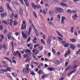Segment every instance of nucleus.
<instances>
[{"mask_svg": "<svg viewBox=\"0 0 80 80\" xmlns=\"http://www.w3.org/2000/svg\"><path fill=\"white\" fill-rule=\"evenodd\" d=\"M12 62H13L14 63H17V62H16V61L13 58L12 59Z\"/></svg>", "mask_w": 80, "mask_h": 80, "instance_id": "obj_48", "label": "nucleus"}, {"mask_svg": "<svg viewBox=\"0 0 80 80\" xmlns=\"http://www.w3.org/2000/svg\"><path fill=\"white\" fill-rule=\"evenodd\" d=\"M19 34H20V33H19L18 32H16L15 33V35L16 36H18Z\"/></svg>", "mask_w": 80, "mask_h": 80, "instance_id": "obj_60", "label": "nucleus"}, {"mask_svg": "<svg viewBox=\"0 0 80 80\" xmlns=\"http://www.w3.org/2000/svg\"><path fill=\"white\" fill-rule=\"evenodd\" d=\"M45 7H48L49 6V5L47 2L45 3Z\"/></svg>", "mask_w": 80, "mask_h": 80, "instance_id": "obj_59", "label": "nucleus"}, {"mask_svg": "<svg viewBox=\"0 0 80 80\" xmlns=\"http://www.w3.org/2000/svg\"><path fill=\"white\" fill-rule=\"evenodd\" d=\"M8 38V39H10L11 37V32H9L7 35Z\"/></svg>", "mask_w": 80, "mask_h": 80, "instance_id": "obj_21", "label": "nucleus"}, {"mask_svg": "<svg viewBox=\"0 0 80 80\" xmlns=\"http://www.w3.org/2000/svg\"><path fill=\"white\" fill-rule=\"evenodd\" d=\"M62 43L64 45L67 43V42L66 41H62Z\"/></svg>", "mask_w": 80, "mask_h": 80, "instance_id": "obj_55", "label": "nucleus"}, {"mask_svg": "<svg viewBox=\"0 0 80 80\" xmlns=\"http://www.w3.org/2000/svg\"><path fill=\"white\" fill-rule=\"evenodd\" d=\"M77 69H75L70 73V74L71 75H72V73H73L74 72H75V71H77Z\"/></svg>", "mask_w": 80, "mask_h": 80, "instance_id": "obj_30", "label": "nucleus"}, {"mask_svg": "<svg viewBox=\"0 0 80 80\" xmlns=\"http://www.w3.org/2000/svg\"><path fill=\"white\" fill-rule=\"evenodd\" d=\"M64 23H65V21L61 20V23H62V24H64Z\"/></svg>", "mask_w": 80, "mask_h": 80, "instance_id": "obj_61", "label": "nucleus"}, {"mask_svg": "<svg viewBox=\"0 0 80 80\" xmlns=\"http://www.w3.org/2000/svg\"><path fill=\"white\" fill-rule=\"evenodd\" d=\"M51 38H52V35H50L47 40V44L48 45H49L51 43Z\"/></svg>", "mask_w": 80, "mask_h": 80, "instance_id": "obj_3", "label": "nucleus"}, {"mask_svg": "<svg viewBox=\"0 0 80 80\" xmlns=\"http://www.w3.org/2000/svg\"><path fill=\"white\" fill-rule=\"evenodd\" d=\"M25 3L26 6H27V7H28V6H29V4L28 3V2H26Z\"/></svg>", "mask_w": 80, "mask_h": 80, "instance_id": "obj_53", "label": "nucleus"}, {"mask_svg": "<svg viewBox=\"0 0 80 80\" xmlns=\"http://www.w3.org/2000/svg\"><path fill=\"white\" fill-rule=\"evenodd\" d=\"M6 70H7L8 71H10V68L9 67H8L6 69Z\"/></svg>", "mask_w": 80, "mask_h": 80, "instance_id": "obj_40", "label": "nucleus"}, {"mask_svg": "<svg viewBox=\"0 0 80 80\" xmlns=\"http://www.w3.org/2000/svg\"><path fill=\"white\" fill-rule=\"evenodd\" d=\"M52 52L53 53H56V52H55V50L53 49V48H52Z\"/></svg>", "mask_w": 80, "mask_h": 80, "instance_id": "obj_39", "label": "nucleus"}, {"mask_svg": "<svg viewBox=\"0 0 80 80\" xmlns=\"http://www.w3.org/2000/svg\"><path fill=\"white\" fill-rule=\"evenodd\" d=\"M70 50H68V51H66V53L65 54H64V57L66 58L68 55V54H70Z\"/></svg>", "mask_w": 80, "mask_h": 80, "instance_id": "obj_8", "label": "nucleus"}, {"mask_svg": "<svg viewBox=\"0 0 80 80\" xmlns=\"http://www.w3.org/2000/svg\"><path fill=\"white\" fill-rule=\"evenodd\" d=\"M60 4L62 7H68V5L65 3L61 2Z\"/></svg>", "mask_w": 80, "mask_h": 80, "instance_id": "obj_10", "label": "nucleus"}, {"mask_svg": "<svg viewBox=\"0 0 80 80\" xmlns=\"http://www.w3.org/2000/svg\"><path fill=\"white\" fill-rule=\"evenodd\" d=\"M13 23H14L13 24L14 25H16L17 24L18 22L16 21H14Z\"/></svg>", "mask_w": 80, "mask_h": 80, "instance_id": "obj_50", "label": "nucleus"}, {"mask_svg": "<svg viewBox=\"0 0 80 80\" xmlns=\"http://www.w3.org/2000/svg\"><path fill=\"white\" fill-rule=\"evenodd\" d=\"M27 56H28V54H26L25 55H24L23 57L24 58H26L27 57Z\"/></svg>", "mask_w": 80, "mask_h": 80, "instance_id": "obj_52", "label": "nucleus"}, {"mask_svg": "<svg viewBox=\"0 0 80 80\" xmlns=\"http://www.w3.org/2000/svg\"><path fill=\"white\" fill-rule=\"evenodd\" d=\"M70 40L72 42H76V40L75 39H70Z\"/></svg>", "mask_w": 80, "mask_h": 80, "instance_id": "obj_38", "label": "nucleus"}, {"mask_svg": "<svg viewBox=\"0 0 80 80\" xmlns=\"http://www.w3.org/2000/svg\"><path fill=\"white\" fill-rule=\"evenodd\" d=\"M32 7L33 9H36V5L35 4V3H33L32 4Z\"/></svg>", "mask_w": 80, "mask_h": 80, "instance_id": "obj_15", "label": "nucleus"}, {"mask_svg": "<svg viewBox=\"0 0 80 80\" xmlns=\"http://www.w3.org/2000/svg\"><path fill=\"white\" fill-rule=\"evenodd\" d=\"M42 66H43V63H39L38 66V68H40V67H42Z\"/></svg>", "mask_w": 80, "mask_h": 80, "instance_id": "obj_25", "label": "nucleus"}, {"mask_svg": "<svg viewBox=\"0 0 80 80\" xmlns=\"http://www.w3.org/2000/svg\"><path fill=\"white\" fill-rule=\"evenodd\" d=\"M3 28V26L2 25H0V30H2V29Z\"/></svg>", "mask_w": 80, "mask_h": 80, "instance_id": "obj_58", "label": "nucleus"}, {"mask_svg": "<svg viewBox=\"0 0 80 80\" xmlns=\"http://www.w3.org/2000/svg\"><path fill=\"white\" fill-rule=\"evenodd\" d=\"M71 68V65H69L67 68H66V70L67 71V70H68L69 69H70Z\"/></svg>", "mask_w": 80, "mask_h": 80, "instance_id": "obj_35", "label": "nucleus"}, {"mask_svg": "<svg viewBox=\"0 0 80 80\" xmlns=\"http://www.w3.org/2000/svg\"><path fill=\"white\" fill-rule=\"evenodd\" d=\"M0 36L2 39H4V36L2 34H0Z\"/></svg>", "mask_w": 80, "mask_h": 80, "instance_id": "obj_56", "label": "nucleus"}, {"mask_svg": "<svg viewBox=\"0 0 80 80\" xmlns=\"http://www.w3.org/2000/svg\"><path fill=\"white\" fill-rule=\"evenodd\" d=\"M32 57H33V58H34V59H35V60H37V58H36V57H35V55H32Z\"/></svg>", "mask_w": 80, "mask_h": 80, "instance_id": "obj_57", "label": "nucleus"}, {"mask_svg": "<svg viewBox=\"0 0 80 80\" xmlns=\"http://www.w3.org/2000/svg\"><path fill=\"white\" fill-rule=\"evenodd\" d=\"M54 11L56 13H58V12H62L63 9L62 8H60L58 7H56L54 9Z\"/></svg>", "mask_w": 80, "mask_h": 80, "instance_id": "obj_2", "label": "nucleus"}, {"mask_svg": "<svg viewBox=\"0 0 80 80\" xmlns=\"http://www.w3.org/2000/svg\"><path fill=\"white\" fill-rule=\"evenodd\" d=\"M30 73H31V75H35V72H33V71H31V70H30Z\"/></svg>", "mask_w": 80, "mask_h": 80, "instance_id": "obj_31", "label": "nucleus"}, {"mask_svg": "<svg viewBox=\"0 0 80 80\" xmlns=\"http://www.w3.org/2000/svg\"><path fill=\"white\" fill-rule=\"evenodd\" d=\"M32 25L33 28H34V31L37 36H38V35H39L38 34V31H37V29H36V28H35V27L34 26V25H33V24L32 23Z\"/></svg>", "mask_w": 80, "mask_h": 80, "instance_id": "obj_5", "label": "nucleus"}, {"mask_svg": "<svg viewBox=\"0 0 80 80\" xmlns=\"http://www.w3.org/2000/svg\"><path fill=\"white\" fill-rule=\"evenodd\" d=\"M69 46V43H66L64 45V46L65 47H67Z\"/></svg>", "mask_w": 80, "mask_h": 80, "instance_id": "obj_29", "label": "nucleus"}, {"mask_svg": "<svg viewBox=\"0 0 80 80\" xmlns=\"http://www.w3.org/2000/svg\"><path fill=\"white\" fill-rule=\"evenodd\" d=\"M23 51H21V52H22V53H24V52H25V53H26L29 54L31 53V51L28 50V49H27L26 50H23Z\"/></svg>", "mask_w": 80, "mask_h": 80, "instance_id": "obj_4", "label": "nucleus"}, {"mask_svg": "<svg viewBox=\"0 0 80 80\" xmlns=\"http://www.w3.org/2000/svg\"><path fill=\"white\" fill-rule=\"evenodd\" d=\"M19 13L20 15H23V10L22 9H19Z\"/></svg>", "mask_w": 80, "mask_h": 80, "instance_id": "obj_16", "label": "nucleus"}, {"mask_svg": "<svg viewBox=\"0 0 80 80\" xmlns=\"http://www.w3.org/2000/svg\"><path fill=\"white\" fill-rule=\"evenodd\" d=\"M48 69L49 70V71H53V70H54V68H52V67H49L48 68Z\"/></svg>", "mask_w": 80, "mask_h": 80, "instance_id": "obj_24", "label": "nucleus"}, {"mask_svg": "<svg viewBox=\"0 0 80 80\" xmlns=\"http://www.w3.org/2000/svg\"><path fill=\"white\" fill-rule=\"evenodd\" d=\"M73 29H74V27H72L71 29V32L72 33H73Z\"/></svg>", "mask_w": 80, "mask_h": 80, "instance_id": "obj_37", "label": "nucleus"}, {"mask_svg": "<svg viewBox=\"0 0 80 80\" xmlns=\"http://www.w3.org/2000/svg\"><path fill=\"white\" fill-rule=\"evenodd\" d=\"M37 38L36 37H34V38L32 39V42H33V43L35 44L37 43Z\"/></svg>", "mask_w": 80, "mask_h": 80, "instance_id": "obj_18", "label": "nucleus"}, {"mask_svg": "<svg viewBox=\"0 0 80 80\" xmlns=\"http://www.w3.org/2000/svg\"><path fill=\"white\" fill-rule=\"evenodd\" d=\"M57 38H58V39H59V40L60 41H62L63 40V39L58 37H57Z\"/></svg>", "mask_w": 80, "mask_h": 80, "instance_id": "obj_47", "label": "nucleus"}, {"mask_svg": "<svg viewBox=\"0 0 80 80\" xmlns=\"http://www.w3.org/2000/svg\"><path fill=\"white\" fill-rule=\"evenodd\" d=\"M56 32L58 34V35H59V36L61 37H63V35L61 34V33H60V32H59L57 31H56Z\"/></svg>", "mask_w": 80, "mask_h": 80, "instance_id": "obj_13", "label": "nucleus"}, {"mask_svg": "<svg viewBox=\"0 0 80 80\" xmlns=\"http://www.w3.org/2000/svg\"><path fill=\"white\" fill-rule=\"evenodd\" d=\"M33 14L35 18H37V14L36 13H35V11H33Z\"/></svg>", "mask_w": 80, "mask_h": 80, "instance_id": "obj_32", "label": "nucleus"}, {"mask_svg": "<svg viewBox=\"0 0 80 80\" xmlns=\"http://www.w3.org/2000/svg\"><path fill=\"white\" fill-rule=\"evenodd\" d=\"M70 47L73 49H75V46L73 45L72 44H70Z\"/></svg>", "mask_w": 80, "mask_h": 80, "instance_id": "obj_22", "label": "nucleus"}, {"mask_svg": "<svg viewBox=\"0 0 80 80\" xmlns=\"http://www.w3.org/2000/svg\"><path fill=\"white\" fill-rule=\"evenodd\" d=\"M1 72H7V70L4 69H2L0 70Z\"/></svg>", "mask_w": 80, "mask_h": 80, "instance_id": "obj_36", "label": "nucleus"}, {"mask_svg": "<svg viewBox=\"0 0 80 80\" xmlns=\"http://www.w3.org/2000/svg\"><path fill=\"white\" fill-rule=\"evenodd\" d=\"M31 30H32V27L30 26L28 29V32H26V35H30V33H31Z\"/></svg>", "mask_w": 80, "mask_h": 80, "instance_id": "obj_6", "label": "nucleus"}, {"mask_svg": "<svg viewBox=\"0 0 80 80\" xmlns=\"http://www.w3.org/2000/svg\"><path fill=\"white\" fill-rule=\"evenodd\" d=\"M14 15V14H13V13H12L11 15V18L13 19V18H12V17H13Z\"/></svg>", "mask_w": 80, "mask_h": 80, "instance_id": "obj_51", "label": "nucleus"}, {"mask_svg": "<svg viewBox=\"0 0 80 80\" xmlns=\"http://www.w3.org/2000/svg\"><path fill=\"white\" fill-rule=\"evenodd\" d=\"M54 20V18H53V16H52V18L50 19V22H52V21L53 20Z\"/></svg>", "mask_w": 80, "mask_h": 80, "instance_id": "obj_54", "label": "nucleus"}, {"mask_svg": "<svg viewBox=\"0 0 80 80\" xmlns=\"http://www.w3.org/2000/svg\"><path fill=\"white\" fill-rule=\"evenodd\" d=\"M36 8H38H38H41V6L40 5H36Z\"/></svg>", "mask_w": 80, "mask_h": 80, "instance_id": "obj_33", "label": "nucleus"}, {"mask_svg": "<svg viewBox=\"0 0 80 80\" xmlns=\"http://www.w3.org/2000/svg\"><path fill=\"white\" fill-rule=\"evenodd\" d=\"M77 17L78 16L77 15V14H76L74 15H73L72 17L74 20H77V18L76 17Z\"/></svg>", "mask_w": 80, "mask_h": 80, "instance_id": "obj_17", "label": "nucleus"}, {"mask_svg": "<svg viewBox=\"0 0 80 80\" xmlns=\"http://www.w3.org/2000/svg\"><path fill=\"white\" fill-rule=\"evenodd\" d=\"M22 37L24 39H27V35L24 33V32L23 31L22 32Z\"/></svg>", "mask_w": 80, "mask_h": 80, "instance_id": "obj_7", "label": "nucleus"}, {"mask_svg": "<svg viewBox=\"0 0 80 80\" xmlns=\"http://www.w3.org/2000/svg\"><path fill=\"white\" fill-rule=\"evenodd\" d=\"M0 10H1L2 11V12H3L4 11V10H3V7L2 6H0Z\"/></svg>", "mask_w": 80, "mask_h": 80, "instance_id": "obj_49", "label": "nucleus"}, {"mask_svg": "<svg viewBox=\"0 0 80 80\" xmlns=\"http://www.w3.org/2000/svg\"><path fill=\"white\" fill-rule=\"evenodd\" d=\"M1 16L2 18H4V17H5V14L3 13H2L1 14Z\"/></svg>", "mask_w": 80, "mask_h": 80, "instance_id": "obj_46", "label": "nucleus"}, {"mask_svg": "<svg viewBox=\"0 0 80 80\" xmlns=\"http://www.w3.org/2000/svg\"><path fill=\"white\" fill-rule=\"evenodd\" d=\"M57 17L58 18H61V17H60V15L59 14H58L57 15Z\"/></svg>", "mask_w": 80, "mask_h": 80, "instance_id": "obj_64", "label": "nucleus"}, {"mask_svg": "<svg viewBox=\"0 0 80 80\" xmlns=\"http://www.w3.org/2000/svg\"><path fill=\"white\" fill-rule=\"evenodd\" d=\"M10 25L11 26H12V23H13V20L12 19H10Z\"/></svg>", "mask_w": 80, "mask_h": 80, "instance_id": "obj_41", "label": "nucleus"}, {"mask_svg": "<svg viewBox=\"0 0 80 80\" xmlns=\"http://www.w3.org/2000/svg\"><path fill=\"white\" fill-rule=\"evenodd\" d=\"M41 42L42 44H43V45H45V42L43 41V39H41Z\"/></svg>", "mask_w": 80, "mask_h": 80, "instance_id": "obj_28", "label": "nucleus"}, {"mask_svg": "<svg viewBox=\"0 0 80 80\" xmlns=\"http://www.w3.org/2000/svg\"><path fill=\"white\" fill-rule=\"evenodd\" d=\"M22 71L24 74L29 73V65L28 64L26 65V68H23L22 69Z\"/></svg>", "mask_w": 80, "mask_h": 80, "instance_id": "obj_1", "label": "nucleus"}, {"mask_svg": "<svg viewBox=\"0 0 80 80\" xmlns=\"http://www.w3.org/2000/svg\"><path fill=\"white\" fill-rule=\"evenodd\" d=\"M54 63L56 65H59L60 63V61H59L58 60H56L54 62Z\"/></svg>", "mask_w": 80, "mask_h": 80, "instance_id": "obj_11", "label": "nucleus"}, {"mask_svg": "<svg viewBox=\"0 0 80 80\" xmlns=\"http://www.w3.org/2000/svg\"><path fill=\"white\" fill-rule=\"evenodd\" d=\"M67 12H68V13H72V11H71V10H67Z\"/></svg>", "mask_w": 80, "mask_h": 80, "instance_id": "obj_43", "label": "nucleus"}, {"mask_svg": "<svg viewBox=\"0 0 80 80\" xmlns=\"http://www.w3.org/2000/svg\"><path fill=\"white\" fill-rule=\"evenodd\" d=\"M42 72V70L41 69H40L38 70V73H39V74H41Z\"/></svg>", "mask_w": 80, "mask_h": 80, "instance_id": "obj_42", "label": "nucleus"}, {"mask_svg": "<svg viewBox=\"0 0 80 80\" xmlns=\"http://www.w3.org/2000/svg\"><path fill=\"white\" fill-rule=\"evenodd\" d=\"M10 39L11 40H12V41H13V40H15V39H14L13 37H12V38H11Z\"/></svg>", "mask_w": 80, "mask_h": 80, "instance_id": "obj_63", "label": "nucleus"}, {"mask_svg": "<svg viewBox=\"0 0 80 80\" xmlns=\"http://www.w3.org/2000/svg\"><path fill=\"white\" fill-rule=\"evenodd\" d=\"M12 74L14 77H17V74L16 73H14L13 72H12Z\"/></svg>", "mask_w": 80, "mask_h": 80, "instance_id": "obj_34", "label": "nucleus"}, {"mask_svg": "<svg viewBox=\"0 0 80 80\" xmlns=\"http://www.w3.org/2000/svg\"><path fill=\"white\" fill-rule=\"evenodd\" d=\"M65 17L64 16H62L61 20L65 21Z\"/></svg>", "mask_w": 80, "mask_h": 80, "instance_id": "obj_45", "label": "nucleus"}, {"mask_svg": "<svg viewBox=\"0 0 80 80\" xmlns=\"http://www.w3.org/2000/svg\"><path fill=\"white\" fill-rule=\"evenodd\" d=\"M43 47L42 46H41L38 47V49L39 50H40V51H42V50H43Z\"/></svg>", "mask_w": 80, "mask_h": 80, "instance_id": "obj_23", "label": "nucleus"}, {"mask_svg": "<svg viewBox=\"0 0 80 80\" xmlns=\"http://www.w3.org/2000/svg\"><path fill=\"white\" fill-rule=\"evenodd\" d=\"M32 52L34 55H36V54L38 53L39 51L37 50H36L35 51V49L33 48L32 50Z\"/></svg>", "mask_w": 80, "mask_h": 80, "instance_id": "obj_9", "label": "nucleus"}, {"mask_svg": "<svg viewBox=\"0 0 80 80\" xmlns=\"http://www.w3.org/2000/svg\"><path fill=\"white\" fill-rule=\"evenodd\" d=\"M51 56V53L50 52H48V56L50 57Z\"/></svg>", "mask_w": 80, "mask_h": 80, "instance_id": "obj_62", "label": "nucleus"}, {"mask_svg": "<svg viewBox=\"0 0 80 80\" xmlns=\"http://www.w3.org/2000/svg\"><path fill=\"white\" fill-rule=\"evenodd\" d=\"M39 46H40V45L38 44L35 45L34 46V48H36L37 47H39Z\"/></svg>", "mask_w": 80, "mask_h": 80, "instance_id": "obj_44", "label": "nucleus"}, {"mask_svg": "<svg viewBox=\"0 0 80 80\" xmlns=\"http://www.w3.org/2000/svg\"><path fill=\"white\" fill-rule=\"evenodd\" d=\"M16 53H17V54H18V55L19 57L21 58V55L20 54V52H19V51H16Z\"/></svg>", "mask_w": 80, "mask_h": 80, "instance_id": "obj_27", "label": "nucleus"}, {"mask_svg": "<svg viewBox=\"0 0 80 80\" xmlns=\"http://www.w3.org/2000/svg\"><path fill=\"white\" fill-rule=\"evenodd\" d=\"M2 47L5 50H7V45H6V44H3L2 46Z\"/></svg>", "mask_w": 80, "mask_h": 80, "instance_id": "obj_26", "label": "nucleus"}, {"mask_svg": "<svg viewBox=\"0 0 80 80\" xmlns=\"http://www.w3.org/2000/svg\"><path fill=\"white\" fill-rule=\"evenodd\" d=\"M54 13V12L52 10H51L49 11V14L50 15H53V13Z\"/></svg>", "mask_w": 80, "mask_h": 80, "instance_id": "obj_20", "label": "nucleus"}, {"mask_svg": "<svg viewBox=\"0 0 80 80\" xmlns=\"http://www.w3.org/2000/svg\"><path fill=\"white\" fill-rule=\"evenodd\" d=\"M7 5L8 9H9V10H12V8H11V7H10V4H9V3H7Z\"/></svg>", "mask_w": 80, "mask_h": 80, "instance_id": "obj_14", "label": "nucleus"}, {"mask_svg": "<svg viewBox=\"0 0 80 80\" xmlns=\"http://www.w3.org/2000/svg\"><path fill=\"white\" fill-rule=\"evenodd\" d=\"M77 67V64L73 65L71 67L72 69H74V68H76Z\"/></svg>", "mask_w": 80, "mask_h": 80, "instance_id": "obj_19", "label": "nucleus"}, {"mask_svg": "<svg viewBox=\"0 0 80 80\" xmlns=\"http://www.w3.org/2000/svg\"><path fill=\"white\" fill-rule=\"evenodd\" d=\"M27 28V25H23V24H22V27L21 28L22 30H24V29H26Z\"/></svg>", "mask_w": 80, "mask_h": 80, "instance_id": "obj_12", "label": "nucleus"}]
</instances>
